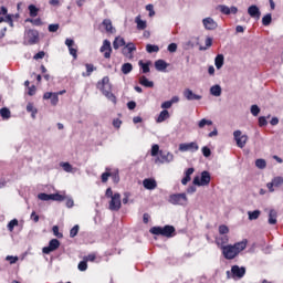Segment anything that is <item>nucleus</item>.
I'll return each mask as SVG.
<instances>
[{"mask_svg": "<svg viewBox=\"0 0 283 283\" xmlns=\"http://www.w3.org/2000/svg\"><path fill=\"white\" fill-rule=\"evenodd\" d=\"M248 241L242 240L241 242H237L234 244H228L222 247V255L226 260H235L244 249H247Z\"/></svg>", "mask_w": 283, "mask_h": 283, "instance_id": "f257e3e1", "label": "nucleus"}, {"mask_svg": "<svg viewBox=\"0 0 283 283\" xmlns=\"http://www.w3.org/2000/svg\"><path fill=\"white\" fill-rule=\"evenodd\" d=\"M97 90L108 98L112 103H116V96L112 93V84H109V77L105 76L101 82L97 83Z\"/></svg>", "mask_w": 283, "mask_h": 283, "instance_id": "f03ea898", "label": "nucleus"}, {"mask_svg": "<svg viewBox=\"0 0 283 283\" xmlns=\"http://www.w3.org/2000/svg\"><path fill=\"white\" fill-rule=\"evenodd\" d=\"M153 235H164V238H174L176 235V228L174 226L153 227L150 229Z\"/></svg>", "mask_w": 283, "mask_h": 283, "instance_id": "7ed1b4c3", "label": "nucleus"}, {"mask_svg": "<svg viewBox=\"0 0 283 283\" xmlns=\"http://www.w3.org/2000/svg\"><path fill=\"white\" fill-rule=\"evenodd\" d=\"M247 275V268L232 265L231 271H227V279L228 280H242Z\"/></svg>", "mask_w": 283, "mask_h": 283, "instance_id": "20e7f679", "label": "nucleus"}, {"mask_svg": "<svg viewBox=\"0 0 283 283\" xmlns=\"http://www.w3.org/2000/svg\"><path fill=\"white\" fill-rule=\"evenodd\" d=\"M192 182L197 187H207L209 186V182H211V175L209 171H202L201 177H195Z\"/></svg>", "mask_w": 283, "mask_h": 283, "instance_id": "39448f33", "label": "nucleus"}, {"mask_svg": "<svg viewBox=\"0 0 283 283\" xmlns=\"http://www.w3.org/2000/svg\"><path fill=\"white\" fill-rule=\"evenodd\" d=\"M168 202H170V205H180L181 207H185V205L189 202V199L186 193H175L169 197Z\"/></svg>", "mask_w": 283, "mask_h": 283, "instance_id": "423d86ee", "label": "nucleus"}, {"mask_svg": "<svg viewBox=\"0 0 283 283\" xmlns=\"http://www.w3.org/2000/svg\"><path fill=\"white\" fill-rule=\"evenodd\" d=\"M122 207L120 202V193L116 192L114 196L111 198V201L108 202V209L111 211H119Z\"/></svg>", "mask_w": 283, "mask_h": 283, "instance_id": "0eeeda50", "label": "nucleus"}, {"mask_svg": "<svg viewBox=\"0 0 283 283\" xmlns=\"http://www.w3.org/2000/svg\"><path fill=\"white\" fill-rule=\"evenodd\" d=\"M174 161V154L169 151H159V156L156 158L155 163H159L160 165H164V163H172Z\"/></svg>", "mask_w": 283, "mask_h": 283, "instance_id": "6e6552de", "label": "nucleus"}, {"mask_svg": "<svg viewBox=\"0 0 283 283\" xmlns=\"http://www.w3.org/2000/svg\"><path fill=\"white\" fill-rule=\"evenodd\" d=\"M233 136L237 146L240 147V149L244 148V146L247 145V140H249V137L247 135H242V130H235L233 133Z\"/></svg>", "mask_w": 283, "mask_h": 283, "instance_id": "1a4fd4ad", "label": "nucleus"}, {"mask_svg": "<svg viewBox=\"0 0 283 283\" xmlns=\"http://www.w3.org/2000/svg\"><path fill=\"white\" fill-rule=\"evenodd\" d=\"M59 247H61V242L59 241V239H52L49 242V247L42 249V253H45V255H50V253H52V251H56Z\"/></svg>", "mask_w": 283, "mask_h": 283, "instance_id": "9d476101", "label": "nucleus"}, {"mask_svg": "<svg viewBox=\"0 0 283 283\" xmlns=\"http://www.w3.org/2000/svg\"><path fill=\"white\" fill-rule=\"evenodd\" d=\"M200 149V146H198V143H184L179 145V151H198Z\"/></svg>", "mask_w": 283, "mask_h": 283, "instance_id": "9b49d317", "label": "nucleus"}, {"mask_svg": "<svg viewBox=\"0 0 283 283\" xmlns=\"http://www.w3.org/2000/svg\"><path fill=\"white\" fill-rule=\"evenodd\" d=\"M99 52L104 54V59L112 57V42L109 40H104L103 45L99 49Z\"/></svg>", "mask_w": 283, "mask_h": 283, "instance_id": "f8f14e48", "label": "nucleus"}, {"mask_svg": "<svg viewBox=\"0 0 283 283\" xmlns=\"http://www.w3.org/2000/svg\"><path fill=\"white\" fill-rule=\"evenodd\" d=\"M182 94H184V97L186 98V101H201L202 99V95H198V94L193 93V91H191L190 88H185Z\"/></svg>", "mask_w": 283, "mask_h": 283, "instance_id": "ddd939ff", "label": "nucleus"}, {"mask_svg": "<svg viewBox=\"0 0 283 283\" xmlns=\"http://www.w3.org/2000/svg\"><path fill=\"white\" fill-rule=\"evenodd\" d=\"M202 24L205 30H217L218 29V22L213 20V18H205L202 20Z\"/></svg>", "mask_w": 283, "mask_h": 283, "instance_id": "4468645a", "label": "nucleus"}, {"mask_svg": "<svg viewBox=\"0 0 283 283\" xmlns=\"http://www.w3.org/2000/svg\"><path fill=\"white\" fill-rule=\"evenodd\" d=\"M44 101H51V105L56 106L59 105V95L53 92H46L43 94Z\"/></svg>", "mask_w": 283, "mask_h": 283, "instance_id": "2eb2a0df", "label": "nucleus"}, {"mask_svg": "<svg viewBox=\"0 0 283 283\" xmlns=\"http://www.w3.org/2000/svg\"><path fill=\"white\" fill-rule=\"evenodd\" d=\"M282 185H283V178L282 177H274L272 179V181L266 185V187H268L269 191H271V193H273V191H275V189H273V188L274 187H282Z\"/></svg>", "mask_w": 283, "mask_h": 283, "instance_id": "dca6fc26", "label": "nucleus"}, {"mask_svg": "<svg viewBox=\"0 0 283 283\" xmlns=\"http://www.w3.org/2000/svg\"><path fill=\"white\" fill-rule=\"evenodd\" d=\"M248 14L252 18V19H256L259 20L260 17H262V12H260V8L255 4H252L248 8Z\"/></svg>", "mask_w": 283, "mask_h": 283, "instance_id": "f3484780", "label": "nucleus"}, {"mask_svg": "<svg viewBox=\"0 0 283 283\" xmlns=\"http://www.w3.org/2000/svg\"><path fill=\"white\" fill-rule=\"evenodd\" d=\"M27 39L30 43V45H34L39 41V31L36 30H29L27 32Z\"/></svg>", "mask_w": 283, "mask_h": 283, "instance_id": "a211bd4d", "label": "nucleus"}, {"mask_svg": "<svg viewBox=\"0 0 283 283\" xmlns=\"http://www.w3.org/2000/svg\"><path fill=\"white\" fill-rule=\"evenodd\" d=\"M216 244L219 249L222 250V247H227V244H229V235L221 234V235L217 237Z\"/></svg>", "mask_w": 283, "mask_h": 283, "instance_id": "6ab92c4d", "label": "nucleus"}, {"mask_svg": "<svg viewBox=\"0 0 283 283\" xmlns=\"http://www.w3.org/2000/svg\"><path fill=\"white\" fill-rule=\"evenodd\" d=\"M136 52V45H134V43H128L126 46H124L123 49V54L124 56H128L129 59H132V54Z\"/></svg>", "mask_w": 283, "mask_h": 283, "instance_id": "aec40b11", "label": "nucleus"}, {"mask_svg": "<svg viewBox=\"0 0 283 283\" xmlns=\"http://www.w3.org/2000/svg\"><path fill=\"white\" fill-rule=\"evenodd\" d=\"M143 185L145 189H148L149 191L156 189L158 187V184L156 182V179H144Z\"/></svg>", "mask_w": 283, "mask_h": 283, "instance_id": "412c9836", "label": "nucleus"}, {"mask_svg": "<svg viewBox=\"0 0 283 283\" xmlns=\"http://www.w3.org/2000/svg\"><path fill=\"white\" fill-rule=\"evenodd\" d=\"M169 111L164 109L159 113L158 117L156 118V123H165L169 118Z\"/></svg>", "mask_w": 283, "mask_h": 283, "instance_id": "4be33fe9", "label": "nucleus"}, {"mask_svg": "<svg viewBox=\"0 0 283 283\" xmlns=\"http://www.w3.org/2000/svg\"><path fill=\"white\" fill-rule=\"evenodd\" d=\"M155 67L158 72H165V69L168 67V64L165 62V60H157L155 62Z\"/></svg>", "mask_w": 283, "mask_h": 283, "instance_id": "5701e85b", "label": "nucleus"}, {"mask_svg": "<svg viewBox=\"0 0 283 283\" xmlns=\"http://www.w3.org/2000/svg\"><path fill=\"white\" fill-rule=\"evenodd\" d=\"M214 65L217 70H222V65H224V55L218 54L214 59Z\"/></svg>", "mask_w": 283, "mask_h": 283, "instance_id": "b1692460", "label": "nucleus"}, {"mask_svg": "<svg viewBox=\"0 0 283 283\" xmlns=\"http://www.w3.org/2000/svg\"><path fill=\"white\" fill-rule=\"evenodd\" d=\"M135 23H137V30H145L147 28V21L140 19V15L135 18Z\"/></svg>", "mask_w": 283, "mask_h": 283, "instance_id": "393cba45", "label": "nucleus"}, {"mask_svg": "<svg viewBox=\"0 0 283 283\" xmlns=\"http://www.w3.org/2000/svg\"><path fill=\"white\" fill-rule=\"evenodd\" d=\"M269 224H277V211L270 210V212H269Z\"/></svg>", "mask_w": 283, "mask_h": 283, "instance_id": "a878e982", "label": "nucleus"}, {"mask_svg": "<svg viewBox=\"0 0 283 283\" xmlns=\"http://www.w3.org/2000/svg\"><path fill=\"white\" fill-rule=\"evenodd\" d=\"M210 94L212 96H222V87L220 85H213L210 87Z\"/></svg>", "mask_w": 283, "mask_h": 283, "instance_id": "bb28decb", "label": "nucleus"}, {"mask_svg": "<svg viewBox=\"0 0 283 283\" xmlns=\"http://www.w3.org/2000/svg\"><path fill=\"white\" fill-rule=\"evenodd\" d=\"M139 83L144 87H154V82L149 81L145 75L139 77Z\"/></svg>", "mask_w": 283, "mask_h": 283, "instance_id": "cd10ccee", "label": "nucleus"}, {"mask_svg": "<svg viewBox=\"0 0 283 283\" xmlns=\"http://www.w3.org/2000/svg\"><path fill=\"white\" fill-rule=\"evenodd\" d=\"M123 45H125V39L120 36L116 38L113 42L114 50H118V48H123Z\"/></svg>", "mask_w": 283, "mask_h": 283, "instance_id": "c85d7f7f", "label": "nucleus"}, {"mask_svg": "<svg viewBox=\"0 0 283 283\" xmlns=\"http://www.w3.org/2000/svg\"><path fill=\"white\" fill-rule=\"evenodd\" d=\"M102 25L105 28L106 32H114V27L112 25V20L105 19L102 23Z\"/></svg>", "mask_w": 283, "mask_h": 283, "instance_id": "c756f323", "label": "nucleus"}, {"mask_svg": "<svg viewBox=\"0 0 283 283\" xmlns=\"http://www.w3.org/2000/svg\"><path fill=\"white\" fill-rule=\"evenodd\" d=\"M67 196L65 195H60V193H52L51 195V200L55 202H63V200H66Z\"/></svg>", "mask_w": 283, "mask_h": 283, "instance_id": "7c9ffc66", "label": "nucleus"}, {"mask_svg": "<svg viewBox=\"0 0 283 283\" xmlns=\"http://www.w3.org/2000/svg\"><path fill=\"white\" fill-rule=\"evenodd\" d=\"M261 213L262 212L260 210L248 211L249 220H258V218H260Z\"/></svg>", "mask_w": 283, "mask_h": 283, "instance_id": "2f4dec72", "label": "nucleus"}, {"mask_svg": "<svg viewBox=\"0 0 283 283\" xmlns=\"http://www.w3.org/2000/svg\"><path fill=\"white\" fill-rule=\"evenodd\" d=\"M133 70H134V66L132 65V63H125L122 65L123 74H129V72H132Z\"/></svg>", "mask_w": 283, "mask_h": 283, "instance_id": "473e14b6", "label": "nucleus"}, {"mask_svg": "<svg viewBox=\"0 0 283 283\" xmlns=\"http://www.w3.org/2000/svg\"><path fill=\"white\" fill-rule=\"evenodd\" d=\"M146 52H148V54H151L154 52H160V48H158V45L147 44Z\"/></svg>", "mask_w": 283, "mask_h": 283, "instance_id": "72a5a7b5", "label": "nucleus"}, {"mask_svg": "<svg viewBox=\"0 0 283 283\" xmlns=\"http://www.w3.org/2000/svg\"><path fill=\"white\" fill-rule=\"evenodd\" d=\"M160 154V146L158 144L153 145L151 150H150V156L156 157Z\"/></svg>", "mask_w": 283, "mask_h": 283, "instance_id": "f704fd0d", "label": "nucleus"}, {"mask_svg": "<svg viewBox=\"0 0 283 283\" xmlns=\"http://www.w3.org/2000/svg\"><path fill=\"white\" fill-rule=\"evenodd\" d=\"M255 167H258V169H266V160L256 159Z\"/></svg>", "mask_w": 283, "mask_h": 283, "instance_id": "c9c22d12", "label": "nucleus"}, {"mask_svg": "<svg viewBox=\"0 0 283 283\" xmlns=\"http://www.w3.org/2000/svg\"><path fill=\"white\" fill-rule=\"evenodd\" d=\"M271 21H273V18L271 17V13H268L262 18V24L263 25H271Z\"/></svg>", "mask_w": 283, "mask_h": 283, "instance_id": "e433bc0d", "label": "nucleus"}, {"mask_svg": "<svg viewBox=\"0 0 283 283\" xmlns=\"http://www.w3.org/2000/svg\"><path fill=\"white\" fill-rule=\"evenodd\" d=\"M219 12H221L222 14H231L230 8L224 6V4H220L218 7Z\"/></svg>", "mask_w": 283, "mask_h": 283, "instance_id": "4c0bfd02", "label": "nucleus"}, {"mask_svg": "<svg viewBox=\"0 0 283 283\" xmlns=\"http://www.w3.org/2000/svg\"><path fill=\"white\" fill-rule=\"evenodd\" d=\"M207 125H213V122H211L210 119L203 118L198 124L200 129H202L203 127H207Z\"/></svg>", "mask_w": 283, "mask_h": 283, "instance_id": "58836bf2", "label": "nucleus"}, {"mask_svg": "<svg viewBox=\"0 0 283 283\" xmlns=\"http://www.w3.org/2000/svg\"><path fill=\"white\" fill-rule=\"evenodd\" d=\"M109 168H106V172L102 174V182H107L109 180V177L113 176Z\"/></svg>", "mask_w": 283, "mask_h": 283, "instance_id": "ea45409f", "label": "nucleus"}, {"mask_svg": "<svg viewBox=\"0 0 283 283\" xmlns=\"http://www.w3.org/2000/svg\"><path fill=\"white\" fill-rule=\"evenodd\" d=\"M39 200H43L44 202H48V200H52V195L48 193H39L38 195Z\"/></svg>", "mask_w": 283, "mask_h": 283, "instance_id": "a19ab883", "label": "nucleus"}, {"mask_svg": "<svg viewBox=\"0 0 283 283\" xmlns=\"http://www.w3.org/2000/svg\"><path fill=\"white\" fill-rule=\"evenodd\" d=\"M19 226V220L13 219L8 223V229L9 231H14V227Z\"/></svg>", "mask_w": 283, "mask_h": 283, "instance_id": "79ce46f5", "label": "nucleus"}, {"mask_svg": "<svg viewBox=\"0 0 283 283\" xmlns=\"http://www.w3.org/2000/svg\"><path fill=\"white\" fill-rule=\"evenodd\" d=\"M61 167L66 171L67 174H72V165L70 163H62Z\"/></svg>", "mask_w": 283, "mask_h": 283, "instance_id": "37998d69", "label": "nucleus"}, {"mask_svg": "<svg viewBox=\"0 0 283 283\" xmlns=\"http://www.w3.org/2000/svg\"><path fill=\"white\" fill-rule=\"evenodd\" d=\"M30 17H36L39 14V9L34 7V4L29 6Z\"/></svg>", "mask_w": 283, "mask_h": 283, "instance_id": "c03bdc74", "label": "nucleus"}, {"mask_svg": "<svg viewBox=\"0 0 283 283\" xmlns=\"http://www.w3.org/2000/svg\"><path fill=\"white\" fill-rule=\"evenodd\" d=\"M78 226H74L70 231V238H76L78 235Z\"/></svg>", "mask_w": 283, "mask_h": 283, "instance_id": "a18cd8bd", "label": "nucleus"}, {"mask_svg": "<svg viewBox=\"0 0 283 283\" xmlns=\"http://www.w3.org/2000/svg\"><path fill=\"white\" fill-rule=\"evenodd\" d=\"M77 269L78 271H87V261L84 259V261L80 262Z\"/></svg>", "mask_w": 283, "mask_h": 283, "instance_id": "49530a36", "label": "nucleus"}, {"mask_svg": "<svg viewBox=\"0 0 283 283\" xmlns=\"http://www.w3.org/2000/svg\"><path fill=\"white\" fill-rule=\"evenodd\" d=\"M0 115L2 116V118H10V109L1 108L0 109Z\"/></svg>", "mask_w": 283, "mask_h": 283, "instance_id": "de8ad7c7", "label": "nucleus"}, {"mask_svg": "<svg viewBox=\"0 0 283 283\" xmlns=\"http://www.w3.org/2000/svg\"><path fill=\"white\" fill-rule=\"evenodd\" d=\"M139 65L143 69L144 74H147L149 72V63H143V61H139Z\"/></svg>", "mask_w": 283, "mask_h": 283, "instance_id": "09e8293b", "label": "nucleus"}, {"mask_svg": "<svg viewBox=\"0 0 283 283\" xmlns=\"http://www.w3.org/2000/svg\"><path fill=\"white\" fill-rule=\"evenodd\" d=\"M202 155L205 156V158H209V156H211V149L207 146L201 148Z\"/></svg>", "mask_w": 283, "mask_h": 283, "instance_id": "8fccbe9b", "label": "nucleus"}, {"mask_svg": "<svg viewBox=\"0 0 283 283\" xmlns=\"http://www.w3.org/2000/svg\"><path fill=\"white\" fill-rule=\"evenodd\" d=\"M251 114H252V116H258L260 114V106L252 105L251 106Z\"/></svg>", "mask_w": 283, "mask_h": 283, "instance_id": "3c124183", "label": "nucleus"}, {"mask_svg": "<svg viewBox=\"0 0 283 283\" xmlns=\"http://www.w3.org/2000/svg\"><path fill=\"white\" fill-rule=\"evenodd\" d=\"M219 233L220 235H227V233H229V228L227 226H220Z\"/></svg>", "mask_w": 283, "mask_h": 283, "instance_id": "603ef678", "label": "nucleus"}, {"mask_svg": "<svg viewBox=\"0 0 283 283\" xmlns=\"http://www.w3.org/2000/svg\"><path fill=\"white\" fill-rule=\"evenodd\" d=\"M52 231H53V235H55V238H63V233L59 232V226H54Z\"/></svg>", "mask_w": 283, "mask_h": 283, "instance_id": "864d4df0", "label": "nucleus"}, {"mask_svg": "<svg viewBox=\"0 0 283 283\" xmlns=\"http://www.w3.org/2000/svg\"><path fill=\"white\" fill-rule=\"evenodd\" d=\"M27 112H31L32 113V118H34V114H36V111L34 109V105H32V103H29L27 105Z\"/></svg>", "mask_w": 283, "mask_h": 283, "instance_id": "5fc2aeb1", "label": "nucleus"}, {"mask_svg": "<svg viewBox=\"0 0 283 283\" xmlns=\"http://www.w3.org/2000/svg\"><path fill=\"white\" fill-rule=\"evenodd\" d=\"M113 176H111V178H113L114 182H119L120 177L118 176V170H115L114 172H111Z\"/></svg>", "mask_w": 283, "mask_h": 283, "instance_id": "6e6d98bb", "label": "nucleus"}, {"mask_svg": "<svg viewBox=\"0 0 283 283\" xmlns=\"http://www.w3.org/2000/svg\"><path fill=\"white\" fill-rule=\"evenodd\" d=\"M177 50H178V44H176V43H170V44L168 45V52L174 53V52H177Z\"/></svg>", "mask_w": 283, "mask_h": 283, "instance_id": "4d7b16f0", "label": "nucleus"}, {"mask_svg": "<svg viewBox=\"0 0 283 283\" xmlns=\"http://www.w3.org/2000/svg\"><path fill=\"white\" fill-rule=\"evenodd\" d=\"M86 71H87V76H90L92 72L96 71V67H94V64H86Z\"/></svg>", "mask_w": 283, "mask_h": 283, "instance_id": "13d9d810", "label": "nucleus"}, {"mask_svg": "<svg viewBox=\"0 0 283 283\" xmlns=\"http://www.w3.org/2000/svg\"><path fill=\"white\" fill-rule=\"evenodd\" d=\"M172 105L170 101H166L161 104V109H171Z\"/></svg>", "mask_w": 283, "mask_h": 283, "instance_id": "bf43d9fd", "label": "nucleus"}, {"mask_svg": "<svg viewBox=\"0 0 283 283\" xmlns=\"http://www.w3.org/2000/svg\"><path fill=\"white\" fill-rule=\"evenodd\" d=\"M268 124H269V122H266V117H264V116L259 117V125H260V127H264Z\"/></svg>", "mask_w": 283, "mask_h": 283, "instance_id": "052dcab7", "label": "nucleus"}, {"mask_svg": "<svg viewBox=\"0 0 283 283\" xmlns=\"http://www.w3.org/2000/svg\"><path fill=\"white\" fill-rule=\"evenodd\" d=\"M146 10L149 12V17H154L156 14V11H154L153 4L146 6Z\"/></svg>", "mask_w": 283, "mask_h": 283, "instance_id": "680f3d73", "label": "nucleus"}, {"mask_svg": "<svg viewBox=\"0 0 283 283\" xmlns=\"http://www.w3.org/2000/svg\"><path fill=\"white\" fill-rule=\"evenodd\" d=\"M45 57V52L44 51H40V52H38L34 56H33V59L35 60V61H39V59H44Z\"/></svg>", "mask_w": 283, "mask_h": 283, "instance_id": "e2e57ef3", "label": "nucleus"}, {"mask_svg": "<svg viewBox=\"0 0 283 283\" xmlns=\"http://www.w3.org/2000/svg\"><path fill=\"white\" fill-rule=\"evenodd\" d=\"M66 207L69 209H72V207H74V199L70 198V197H66Z\"/></svg>", "mask_w": 283, "mask_h": 283, "instance_id": "0e129e2a", "label": "nucleus"}, {"mask_svg": "<svg viewBox=\"0 0 283 283\" xmlns=\"http://www.w3.org/2000/svg\"><path fill=\"white\" fill-rule=\"evenodd\" d=\"M7 261L10 262V264H17V262L19 261V258L8 255Z\"/></svg>", "mask_w": 283, "mask_h": 283, "instance_id": "69168bd1", "label": "nucleus"}, {"mask_svg": "<svg viewBox=\"0 0 283 283\" xmlns=\"http://www.w3.org/2000/svg\"><path fill=\"white\" fill-rule=\"evenodd\" d=\"M84 260L86 262H94V260H96V254H88V255L84 256Z\"/></svg>", "mask_w": 283, "mask_h": 283, "instance_id": "338daca9", "label": "nucleus"}, {"mask_svg": "<svg viewBox=\"0 0 283 283\" xmlns=\"http://www.w3.org/2000/svg\"><path fill=\"white\" fill-rule=\"evenodd\" d=\"M57 31H59V24L49 25V32H57Z\"/></svg>", "mask_w": 283, "mask_h": 283, "instance_id": "774afa93", "label": "nucleus"}]
</instances>
